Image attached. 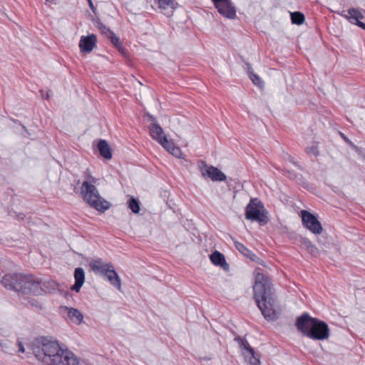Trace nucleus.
I'll return each instance as SVG.
<instances>
[{"instance_id":"nucleus-1","label":"nucleus","mask_w":365,"mask_h":365,"mask_svg":"<svg viewBox=\"0 0 365 365\" xmlns=\"http://www.w3.org/2000/svg\"><path fill=\"white\" fill-rule=\"evenodd\" d=\"M36 358L44 365H88L58 341L41 337L33 348Z\"/></svg>"},{"instance_id":"nucleus-2","label":"nucleus","mask_w":365,"mask_h":365,"mask_svg":"<svg viewBox=\"0 0 365 365\" xmlns=\"http://www.w3.org/2000/svg\"><path fill=\"white\" fill-rule=\"evenodd\" d=\"M253 297L263 317L268 321H276L279 317L277 311V298L269 277L257 272L255 277Z\"/></svg>"},{"instance_id":"nucleus-3","label":"nucleus","mask_w":365,"mask_h":365,"mask_svg":"<svg viewBox=\"0 0 365 365\" xmlns=\"http://www.w3.org/2000/svg\"><path fill=\"white\" fill-rule=\"evenodd\" d=\"M295 326L298 331L313 340L323 341L329 336L330 330L328 324L324 321L311 317L308 313H303L297 317Z\"/></svg>"},{"instance_id":"nucleus-4","label":"nucleus","mask_w":365,"mask_h":365,"mask_svg":"<svg viewBox=\"0 0 365 365\" xmlns=\"http://www.w3.org/2000/svg\"><path fill=\"white\" fill-rule=\"evenodd\" d=\"M1 284L8 289L26 294L40 295L43 292L41 281L32 275L18 273L5 274L1 279Z\"/></svg>"},{"instance_id":"nucleus-5","label":"nucleus","mask_w":365,"mask_h":365,"mask_svg":"<svg viewBox=\"0 0 365 365\" xmlns=\"http://www.w3.org/2000/svg\"><path fill=\"white\" fill-rule=\"evenodd\" d=\"M81 195L86 204L98 212H104L111 206L108 201L100 195L96 187L88 181H84L82 183Z\"/></svg>"},{"instance_id":"nucleus-6","label":"nucleus","mask_w":365,"mask_h":365,"mask_svg":"<svg viewBox=\"0 0 365 365\" xmlns=\"http://www.w3.org/2000/svg\"><path fill=\"white\" fill-rule=\"evenodd\" d=\"M90 267L96 274L106 277L111 285L121 291V280L112 263H105L98 259L91 261Z\"/></svg>"},{"instance_id":"nucleus-7","label":"nucleus","mask_w":365,"mask_h":365,"mask_svg":"<svg viewBox=\"0 0 365 365\" xmlns=\"http://www.w3.org/2000/svg\"><path fill=\"white\" fill-rule=\"evenodd\" d=\"M267 214L268 212L264 209L263 203L257 198L252 199L245 208V218L257 222L261 226L268 222Z\"/></svg>"},{"instance_id":"nucleus-8","label":"nucleus","mask_w":365,"mask_h":365,"mask_svg":"<svg viewBox=\"0 0 365 365\" xmlns=\"http://www.w3.org/2000/svg\"><path fill=\"white\" fill-rule=\"evenodd\" d=\"M234 340L237 342L246 361L250 365H260V355L255 351L245 337L237 335Z\"/></svg>"},{"instance_id":"nucleus-9","label":"nucleus","mask_w":365,"mask_h":365,"mask_svg":"<svg viewBox=\"0 0 365 365\" xmlns=\"http://www.w3.org/2000/svg\"><path fill=\"white\" fill-rule=\"evenodd\" d=\"M301 217L303 226L315 235H320L323 228L317 217L308 210L301 211Z\"/></svg>"},{"instance_id":"nucleus-10","label":"nucleus","mask_w":365,"mask_h":365,"mask_svg":"<svg viewBox=\"0 0 365 365\" xmlns=\"http://www.w3.org/2000/svg\"><path fill=\"white\" fill-rule=\"evenodd\" d=\"M150 136L158 141L166 150L171 148V141H169L165 135L163 129L157 123H152L149 126Z\"/></svg>"},{"instance_id":"nucleus-11","label":"nucleus","mask_w":365,"mask_h":365,"mask_svg":"<svg viewBox=\"0 0 365 365\" xmlns=\"http://www.w3.org/2000/svg\"><path fill=\"white\" fill-rule=\"evenodd\" d=\"M203 167L200 168V172L204 178H208L212 181L222 182L227 180L226 175L217 168L213 165H207L205 162H202Z\"/></svg>"},{"instance_id":"nucleus-12","label":"nucleus","mask_w":365,"mask_h":365,"mask_svg":"<svg viewBox=\"0 0 365 365\" xmlns=\"http://www.w3.org/2000/svg\"><path fill=\"white\" fill-rule=\"evenodd\" d=\"M218 13L229 19H235L237 16L236 9L231 0H221L214 4Z\"/></svg>"},{"instance_id":"nucleus-13","label":"nucleus","mask_w":365,"mask_h":365,"mask_svg":"<svg viewBox=\"0 0 365 365\" xmlns=\"http://www.w3.org/2000/svg\"><path fill=\"white\" fill-rule=\"evenodd\" d=\"M348 14H344V11L339 13L341 16L346 19L351 24H354L365 30V23L360 21L363 19L364 16L361 13V10L359 8H351L347 11Z\"/></svg>"},{"instance_id":"nucleus-14","label":"nucleus","mask_w":365,"mask_h":365,"mask_svg":"<svg viewBox=\"0 0 365 365\" xmlns=\"http://www.w3.org/2000/svg\"><path fill=\"white\" fill-rule=\"evenodd\" d=\"M96 42L97 38L94 34L82 36L79 41V48L82 52L89 53L96 46Z\"/></svg>"},{"instance_id":"nucleus-15","label":"nucleus","mask_w":365,"mask_h":365,"mask_svg":"<svg viewBox=\"0 0 365 365\" xmlns=\"http://www.w3.org/2000/svg\"><path fill=\"white\" fill-rule=\"evenodd\" d=\"M234 245L235 248L244 256L250 259L252 262H255L259 264H263V260L258 257L250 250L246 247L243 244L240 242L235 241Z\"/></svg>"},{"instance_id":"nucleus-16","label":"nucleus","mask_w":365,"mask_h":365,"mask_svg":"<svg viewBox=\"0 0 365 365\" xmlns=\"http://www.w3.org/2000/svg\"><path fill=\"white\" fill-rule=\"evenodd\" d=\"M211 262L215 265L222 267L225 271H228L230 266L226 262L225 257L220 252L215 250L210 255Z\"/></svg>"},{"instance_id":"nucleus-17","label":"nucleus","mask_w":365,"mask_h":365,"mask_svg":"<svg viewBox=\"0 0 365 365\" xmlns=\"http://www.w3.org/2000/svg\"><path fill=\"white\" fill-rule=\"evenodd\" d=\"M75 283L71 289L78 292L85 282V272L83 268L77 267L74 270Z\"/></svg>"},{"instance_id":"nucleus-18","label":"nucleus","mask_w":365,"mask_h":365,"mask_svg":"<svg viewBox=\"0 0 365 365\" xmlns=\"http://www.w3.org/2000/svg\"><path fill=\"white\" fill-rule=\"evenodd\" d=\"M97 147L103 158L106 160L112 158V149L106 140H100Z\"/></svg>"},{"instance_id":"nucleus-19","label":"nucleus","mask_w":365,"mask_h":365,"mask_svg":"<svg viewBox=\"0 0 365 365\" xmlns=\"http://www.w3.org/2000/svg\"><path fill=\"white\" fill-rule=\"evenodd\" d=\"M298 240L299 245L305 248L312 256H317L318 255L319 250L317 247L309 239L299 237Z\"/></svg>"},{"instance_id":"nucleus-20","label":"nucleus","mask_w":365,"mask_h":365,"mask_svg":"<svg viewBox=\"0 0 365 365\" xmlns=\"http://www.w3.org/2000/svg\"><path fill=\"white\" fill-rule=\"evenodd\" d=\"M63 308L67 311L68 317L73 322L78 324L82 322L83 316L78 309L68 307H63Z\"/></svg>"},{"instance_id":"nucleus-21","label":"nucleus","mask_w":365,"mask_h":365,"mask_svg":"<svg viewBox=\"0 0 365 365\" xmlns=\"http://www.w3.org/2000/svg\"><path fill=\"white\" fill-rule=\"evenodd\" d=\"M285 172L287 173V178L291 180H297V182L299 184H302L304 187H306L308 185V183L304 180L302 175H298L293 170H286Z\"/></svg>"},{"instance_id":"nucleus-22","label":"nucleus","mask_w":365,"mask_h":365,"mask_svg":"<svg viewBox=\"0 0 365 365\" xmlns=\"http://www.w3.org/2000/svg\"><path fill=\"white\" fill-rule=\"evenodd\" d=\"M305 20L304 15L300 11H294L291 13L292 23L296 25H301Z\"/></svg>"},{"instance_id":"nucleus-23","label":"nucleus","mask_w":365,"mask_h":365,"mask_svg":"<svg viewBox=\"0 0 365 365\" xmlns=\"http://www.w3.org/2000/svg\"><path fill=\"white\" fill-rule=\"evenodd\" d=\"M161 9H175L174 0H154Z\"/></svg>"},{"instance_id":"nucleus-24","label":"nucleus","mask_w":365,"mask_h":365,"mask_svg":"<svg viewBox=\"0 0 365 365\" xmlns=\"http://www.w3.org/2000/svg\"><path fill=\"white\" fill-rule=\"evenodd\" d=\"M128 205L133 213L137 214L140 212V202L137 199L134 198L133 197H131L128 200Z\"/></svg>"},{"instance_id":"nucleus-25","label":"nucleus","mask_w":365,"mask_h":365,"mask_svg":"<svg viewBox=\"0 0 365 365\" xmlns=\"http://www.w3.org/2000/svg\"><path fill=\"white\" fill-rule=\"evenodd\" d=\"M97 27L101 31V33L106 35L108 38V36H110L111 34L113 33L108 27L105 26L101 21L97 22Z\"/></svg>"},{"instance_id":"nucleus-26","label":"nucleus","mask_w":365,"mask_h":365,"mask_svg":"<svg viewBox=\"0 0 365 365\" xmlns=\"http://www.w3.org/2000/svg\"><path fill=\"white\" fill-rule=\"evenodd\" d=\"M249 77L255 85L257 86L259 88H262L264 86V82L262 81L260 77L256 73H254Z\"/></svg>"},{"instance_id":"nucleus-27","label":"nucleus","mask_w":365,"mask_h":365,"mask_svg":"<svg viewBox=\"0 0 365 365\" xmlns=\"http://www.w3.org/2000/svg\"><path fill=\"white\" fill-rule=\"evenodd\" d=\"M174 156L180 158L182 154L180 148L179 147H175L173 142H171V148L170 150H167Z\"/></svg>"},{"instance_id":"nucleus-28","label":"nucleus","mask_w":365,"mask_h":365,"mask_svg":"<svg viewBox=\"0 0 365 365\" xmlns=\"http://www.w3.org/2000/svg\"><path fill=\"white\" fill-rule=\"evenodd\" d=\"M306 152L308 154H313L314 156H318L319 155V151L317 145H312L306 148Z\"/></svg>"},{"instance_id":"nucleus-29","label":"nucleus","mask_w":365,"mask_h":365,"mask_svg":"<svg viewBox=\"0 0 365 365\" xmlns=\"http://www.w3.org/2000/svg\"><path fill=\"white\" fill-rule=\"evenodd\" d=\"M108 38H110L111 43L115 46L117 47V46H120L122 44V43L120 42V38L115 36V34L114 33L111 34L110 36H108Z\"/></svg>"},{"instance_id":"nucleus-30","label":"nucleus","mask_w":365,"mask_h":365,"mask_svg":"<svg viewBox=\"0 0 365 365\" xmlns=\"http://www.w3.org/2000/svg\"><path fill=\"white\" fill-rule=\"evenodd\" d=\"M288 160L290 163H292L294 166H296L298 169H299L300 170H304L303 167L301 165H299L297 162H295L294 160V158L291 155L288 156Z\"/></svg>"},{"instance_id":"nucleus-31","label":"nucleus","mask_w":365,"mask_h":365,"mask_svg":"<svg viewBox=\"0 0 365 365\" xmlns=\"http://www.w3.org/2000/svg\"><path fill=\"white\" fill-rule=\"evenodd\" d=\"M245 66H246V69H247V73L250 76H251L252 73H254V71H253V69L252 68V66L250 63L248 62H245Z\"/></svg>"},{"instance_id":"nucleus-32","label":"nucleus","mask_w":365,"mask_h":365,"mask_svg":"<svg viewBox=\"0 0 365 365\" xmlns=\"http://www.w3.org/2000/svg\"><path fill=\"white\" fill-rule=\"evenodd\" d=\"M116 48H118V50L119 51V52L120 53H122L123 56H125V54H126L125 48H124V46L122 44L120 46H117Z\"/></svg>"},{"instance_id":"nucleus-33","label":"nucleus","mask_w":365,"mask_h":365,"mask_svg":"<svg viewBox=\"0 0 365 365\" xmlns=\"http://www.w3.org/2000/svg\"><path fill=\"white\" fill-rule=\"evenodd\" d=\"M87 1H88V5H89V6H90L91 9L92 10V11H93L94 14H96V7H95V6H94V5H93V1H92L91 0H87Z\"/></svg>"},{"instance_id":"nucleus-34","label":"nucleus","mask_w":365,"mask_h":365,"mask_svg":"<svg viewBox=\"0 0 365 365\" xmlns=\"http://www.w3.org/2000/svg\"><path fill=\"white\" fill-rule=\"evenodd\" d=\"M19 351L21 353H24L25 351L24 345L21 342L19 343Z\"/></svg>"},{"instance_id":"nucleus-35","label":"nucleus","mask_w":365,"mask_h":365,"mask_svg":"<svg viewBox=\"0 0 365 365\" xmlns=\"http://www.w3.org/2000/svg\"><path fill=\"white\" fill-rule=\"evenodd\" d=\"M40 93H41V96H42L43 98L48 99L49 98L48 93H46V94H43V90H40Z\"/></svg>"},{"instance_id":"nucleus-36","label":"nucleus","mask_w":365,"mask_h":365,"mask_svg":"<svg viewBox=\"0 0 365 365\" xmlns=\"http://www.w3.org/2000/svg\"><path fill=\"white\" fill-rule=\"evenodd\" d=\"M40 93H41V96H42L43 98L48 99L49 98L48 93H46V94H43V90H40Z\"/></svg>"},{"instance_id":"nucleus-37","label":"nucleus","mask_w":365,"mask_h":365,"mask_svg":"<svg viewBox=\"0 0 365 365\" xmlns=\"http://www.w3.org/2000/svg\"><path fill=\"white\" fill-rule=\"evenodd\" d=\"M90 183L94 185L97 182V179L94 177H91L90 180H88Z\"/></svg>"},{"instance_id":"nucleus-38","label":"nucleus","mask_w":365,"mask_h":365,"mask_svg":"<svg viewBox=\"0 0 365 365\" xmlns=\"http://www.w3.org/2000/svg\"><path fill=\"white\" fill-rule=\"evenodd\" d=\"M48 284L51 285V287H52V289L55 290L56 289V284L55 282H48Z\"/></svg>"},{"instance_id":"nucleus-39","label":"nucleus","mask_w":365,"mask_h":365,"mask_svg":"<svg viewBox=\"0 0 365 365\" xmlns=\"http://www.w3.org/2000/svg\"><path fill=\"white\" fill-rule=\"evenodd\" d=\"M148 118H149L153 121V123H156V122H155V121H156V119H155V118L154 116H153V115H150V114H148Z\"/></svg>"},{"instance_id":"nucleus-40","label":"nucleus","mask_w":365,"mask_h":365,"mask_svg":"<svg viewBox=\"0 0 365 365\" xmlns=\"http://www.w3.org/2000/svg\"><path fill=\"white\" fill-rule=\"evenodd\" d=\"M45 1H46V3L47 2H51V3L53 4H57L56 0H45Z\"/></svg>"},{"instance_id":"nucleus-41","label":"nucleus","mask_w":365,"mask_h":365,"mask_svg":"<svg viewBox=\"0 0 365 365\" xmlns=\"http://www.w3.org/2000/svg\"><path fill=\"white\" fill-rule=\"evenodd\" d=\"M212 2L213 3V4H217L219 1H220L221 0H211Z\"/></svg>"},{"instance_id":"nucleus-42","label":"nucleus","mask_w":365,"mask_h":365,"mask_svg":"<svg viewBox=\"0 0 365 365\" xmlns=\"http://www.w3.org/2000/svg\"><path fill=\"white\" fill-rule=\"evenodd\" d=\"M91 177H92V176H91L90 174H88V175H86V179H87V180H90Z\"/></svg>"},{"instance_id":"nucleus-43","label":"nucleus","mask_w":365,"mask_h":365,"mask_svg":"<svg viewBox=\"0 0 365 365\" xmlns=\"http://www.w3.org/2000/svg\"><path fill=\"white\" fill-rule=\"evenodd\" d=\"M21 125L22 126L23 129L27 132V129L26 128V127L24 125H23L22 124H21Z\"/></svg>"},{"instance_id":"nucleus-44","label":"nucleus","mask_w":365,"mask_h":365,"mask_svg":"<svg viewBox=\"0 0 365 365\" xmlns=\"http://www.w3.org/2000/svg\"><path fill=\"white\" fill-rule=\"evenodd\" d=\"M12 121L14 122L15 123H17L19 122L18 120H15V119H12Z\"/></svg>"}]
</instances>
